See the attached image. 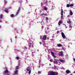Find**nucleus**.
<instances>
[{
	"label": "nucleus",
	"mask_w": 75,
	"mask_h": 75,
	"mask_svg": "<svg viewBox=\"0 0 75 75\" xmlns=\"http://www.w3.org/2000/svg\"><path fill=\"white\" fill-rule=\"evenodd\" d=\"M46 21L47 23H48V20H46Z\"/></svg>",
	"instance_id": "ea45409f"
},
{
	"label": "nucleus",
	"mask_w": 75,
	"mask_h": 75,
	"mask_svg": "<svg viewBox=\"0 0 75 75\" xmlns=\"http://www.w3.org/2000/svg\"><path fill=\"white\" fill-rule=\"evenodd\" d=\"M66 74H68L69 73H70V71L69 70H67L66 71Z\"/></svg>",
	"instance_id": "1a4fd4ad"
},
{
	"label": "nucleus",
	"mask_w": 75,
	"mask_h": 75,
	"mask_svg": "<svg viewBox=\"0 0 75 75\" xmlns=\"http://www.w3.org/2000/svg\"><path fill=\"white\" fill-rule=\"evenodd\" d=\"M0 28H1V26H0Z\"/></svg>",
	"instance_id": "de8ad7c7"
},
{
	"label": "nucleus",
	"mask_w": 75,
	"mask_h": 75,
	"mask_svg": "<svg viewBox=\"0 0 75 75\" xmlns=\"http://www.w3.org/2000/svg\"><path fill=\"white\" fill-rule=\"evenodd\" d=\"M39 68H40V66H39Z\"/></svg>",
	"instance_id": "79ce46f5"
},
{
	"label": "nucleus",
	"mask_w": 75,
	"mask_h": 75,
	"mask_svg": "<svg viewBox=\"0 0 75 75\" xmlns=\"http://www.w3.org/2000/svg\"><path fill=\"white\" fill-rule=\"evenodd\" d=\"M44 9L45 10H48L47 8L46 7H45V6L44 8Z\"/></svg>",
	"instance_id": "6ab92c4d"
},
{
	"label": "nucleus",
	"mask_w": 75,
	"mask_h": 75,
	"mask_svg": "<svg viewBox=\"0 0 75 75\" xmlns=\"http://www.w3.org/2000/svg\"><path fill=\"white\" fill-rule=\"evenodd\" d=\"M46 20H48V18L47 17L46 18Z\"/></svg>",
	"instance_id": "72a5a7b5"
},
{
	"label": "nucleus",
	"mask_w": 75,
	"mask_h": 75,
	"mask_svg": "<svg viewBox=\"0 0 75 75\" xmlns=\"http://www.w3.org/2000/svg\"><path fill=\"white\" fill-rule=\"evenodd\" d=\"M61 17L62 18H63V14H62H62H61Z\"/></svg>",
	"instance_id": "c9c22d12"
},
{
	"label": "nucleus",
	"mask_w": 75,
	"mask_h": 75,
	"mask_svg": "<svg viewBox=\"0 0 75 75\" xmlns=\"http://www.w3.org/2000/svg\"><path fill=\"white\" fill-rule=\"evenodd\" d=\"M73 60H74V61H75V59L74 58H73Z\"/></svg>",
	"instance_id": "4c0bfd02"
},
{
	"label": "nucleus",
	"mask_w": 75,
	"mask_h": 75,
	"mask_svg": "<svg viewBox=\"0 0 75 75\" xmlns=\"http://www.w3.org/2000/svg\"><path fill=\"white\" fill-rule=\"evenodd\" d=\"M37 51H38V52H39V50H37Z\"/></svg>",
	"instance_id": "37998d69"
},
{
	"label": "nucleus",
	"mask_w": 75,
	"mask_h": 75,
	"mask_svg": "<svg viewBox=\"0 0 75 75\" xmlns=\"http://www.w3.org/2000/svg\"><path fill=\"white\" fill-rule=\"evenodd\" d=\"M50 65H51V64H50Z\"/></svg>",
	"instance_id": "5fc2aeb1"
},
{
	"label": "nucleus",
	"mask_w": 75,
	"mask_h": 75,
	"mask_svg": "<svg viewBox=\"0 0 75 75\" xmlns=\"http://www.w3.org/2000/svg\"><path fill=\"white\" fill-rule=\"evenodd\" d=\"M63 10L62 9H61V14L62 15L63 14Z\"/></svg>",
	"instance_id": "4be33fe9"
},
{
	"label": "nucleus",
	"mask_w": 75,
	"mask_h": 75,
	"mask_svg": "<svg viewBox=\"0 0 75 75\" xmlns=\"http://www.w3.org/2000/svg\"><path fill=\"white\" fill-rule=\"evenodd\" d=\"M33 43V42L31 40H30L29 43H28L29 48H31V49L33 48L34 46L32 44Z\"/></svg>",
	"instance_id": "f03ea898"
},
{
	"label": "nucleus",
	"mask_w": 75,
	"mask_h": 75,
	"mask_svg": "<svg viewBox=\"0 0 75 75\" xmlns=\"http://www.w3.org/2000/svg\"><path fill=\"white\" fill-rule=\"evenodd\" d=\"M31 70H30L28 72V74H29V75H30V74H31Z\"/></svg>",
	"instance_id": "cd10ccee"
},
{
	"label": "nucleus",
	"mask_w": 75,
	"mask_h": 75,
	"mask_svg": "<svg viewBox=\"0 0 75 75\" xmlns=\"http://www.w3.org/2000/svg\"><path fill=\"white\" fill-rule=\"evenodd\" d=\"M5 69H6V70L4 71L5 74H7L8 73V71L7 69L6 68H5Z\"/></svg>",
	"instance_id": "6e6552de"
},
{
	"label": "nucleus",
	"mask_w": 75,
	"mask_h": 75,
	"mask_svg": "<svg viewBox=\"0 0 75 75\" xmlns=\"http://www.w3.org/2000/svg\"><path fill=\"white\" fill-rule=\"evenodd\" d=\"M58 72L52 71H50L49 73V75H58Z\"/></svg>",
	"instance_id": "f257e3e1"
},
{
	"label": "nucleus",
	"mask_w": 75,
	"mask_h": 75,
	"mask_svg": "<svg viewBox=\"0 0 75 75\" xmlns=\"http://www.w3.org/2000/svg\"><path fill=\"white\" fill-rule=\"evenodd\" d=\"M32 54H33V53H34V52H32Z\"/></svg>",
	"instance_id": "49530a36"
},
{
	"label": "nucleus",
	"mask_w": 75,
	"mask_h": 75,
	"mask_svg": "<svg viewBox=\"0 0 75 75\" xmlns=\"http://www.w3.org/2000/svg\"><path fill=\"white\" fill-rule=\"evenodd\" d=\"M6 75H8V74H6Z\"/></svg>",
	"instance_id": "864d4df0"
},
{
	"label": "nucleus",
	"mask_w": 75,
	"mask_h": 75,
	"mask_svg": "<svg viewBox=\"0 0 75 75\" xmlns=\"http://www.w3.org/2000/svg\"><path fill=\"white\" fill-rule=\"evenodd\" d=\"M67 7H70V5H69V4H67Z\"/></svg>",
	"instance_id": "412c9836"
},
{
	"label": "nucleus",
	"mask_w": 75,
	"mask_h": 75,
	"mask_svg": "<svg viewBox=\"0 0 75 75\" xmlns=\"http://www.w3.org/2000/svg\"><path fill=\"white\" fill-rule=\"evenodd\" d=\"M50 62H52V59H51L50 60Z\"/></svg>",
	"instance_id": "f704fd0d"
},
{
	"label": "nucleus",
	"mask_w": 75,
	"mask_h": 75,
	"mask_svg": "<svg viewBox=\"0 0 75 75\" xmlns=\"http://www.w3.org/2000/svg\"><path fill=\"white\" fill-rule=\"evenodd\" d=\"M70 15L72 16V14H73V13H72V11L70 10Z\"/></svg>",
	"instance_id": "dca6fc26"
},
{
	"label": "nucleus",
	"mask_w": 75,
	"mask_h": 75,
	"mask_svg": "<svg viewBox=\"0 0 75 75\" xmlns=\"http://www.w3.org/2000/svg\"><path fill=\"white\" fill-rule=\"evenodd\" d=\"M42 39L44 41H45L47 40V36L44 35L42 37Z\"/></svg>",
	"instance_id": "20e7f679"
},
{
	"label": "nucleus",
	"mask_w": 75,
	"mask_h": 75,
	"mask_svg": "<svg viewBox=\"0 0 75 75\" xmlns=\"http://www.w3.org/2000/svg\"><path fill=\"white\" fill-rule=\"evenodd\" d=\"M67 23H69V24H70L71 23V21L70 19H68V21H67Z\"/></svg>",
	"instance_id": "9d476101"
},
{
	"label": "nucleus",
	"mask_w": 75,
	"mask_h": 75,
	"mask_svg": "<svg viewBox=\"0 0 75 75\" xmlns=\"http://www.w3.org/2000/svg\"><path fill=\"white\" fill-rule=\"evenodd\" d=\"M71 75H72V74H71Z\"/></svg>",
	"instance_id": "09e8293b"
},
{
	"label": "nucleus",
	"mask_w": 75,
	"mask_h": 75,
	"mask_svg": "<svg viewBox=\"0 0 75 75\" xmlns=\"http://www.w3.org/2000/svg\"><path fill=\"white\" fill-rule=\"evenodd\" d=\"M10 16L11 17H14V15L13 14L11 15Z\"/></svg>",
	"instance_id": "b1692460"
},
{
	"label": "nucleus",
	"mask_w": 75,
	"mask_h": 75,
	"mask_svg": "<svg viewBox=\"0 0 75 75\" xmlns=\"http://www.w3.org/2000/svg\"><path fill=\"white\" fill-rule=\"evenodd\" d=\"M20 8H19V10H20Z\"/></svg>",
	"instance_id": "603ef678"
},
{
	"label": "nucleus",
	"mask_w": 75,
	"mask_h": 75,
	"mask_svg": "<svg viewBox=\"0 0 75 75\" xmlns=\"http://www.w3.org/2000/svg\"><path fill=\"white\" fill-rule=\"evenodd\" d=\"M70 7H74V4H71L70 5Z\"/></svg>",
	"instance_id": "393cba45"
},
{
	"label": "nucleus",
	"mask_w": 75,
	"mask_h": 75,
	"mask_svg": "<svg viewBox=\"0 0 75 75\" xmlns=\"http://www.w3.org/2000/svg\"><path fill=\"white\" fill-rule=\"evenodd\" d=\"M41 71H39L38 72V74H41Z\"/></svg>",
	"instance_id": "2f4dec72"
},
{
	"label": "nucleus",
	"mask_w": 75,
	"mask_h": 75,
	"mask_svg": "<svg viewBox=\"0 0 75 75\" xmlns=\"http://www.w3.org/2000/svg\"><path fill=\"white\" fill-rule=\"evenodd\" d=\"M59 57H63L64 56V54L62 53V52H60V53H59Z\"/></svg>",
	"instance_id": "39448f33"
},
{
	"label": "nucleus",
	"mask_w": 75,
	"mask_h": 75,
	"mask_svg": "<svg viewBox=\"0 0 75 75\" xmlns=\"http://www.w3.org/2000/svg\"><path fill=\"white\" fill-rule=\"evenodd\" d=\"M29 68H30V67H27V68H26V69L27 70V71H31V70H30V69H29Z\"/></svg>",
	"instance_id": "ddd939ff"
},
{
	"label": "nucleus",
	"mask_w": 75,
	"mask_h": 75,
	"mask_svg": "<svg viewBox=\"0 0 75 75\" xmlns=\"http://www.w3.org/2000/svg\"><path fill=\"white\" fill-rule=\"evenodd\" d=\"M40 44H42V43L41 42H40Z\"/></svg>",
	"instance_id": "e433bc0d"
},
{
	"label": "nucleus",
	"mask_w": 75,
	"mask_h": 75,
	"mask_svg": "<svg viewBox=\"0 0 75 75\" xmlns=\"http://www.w3.org/2000/svg\"><path fill=\"white\" fill-rule=\"evenodd\" d=\"M47 3H48V1L46 0L45 2V4H47Z\"/></svg>",
	"instance_id": "bb28decb"
},
{
	"label": "nucleus",
	"mask_w": 75,
	"mask_h": 75,
	"mask_svg": "<svg viewBox=\"0 0 75 75\" xmlns=\"http://www.w3.org/2000/svg\"><path fill=\"white\" fill-rule=\"evenodd\" d=\"M5 12L6 13H8V11L7 10H6L5 11Z\"/></svg>",
	"instance_id": "7c9ffc66"
},
{
	"label": "nucleus",
	"mask_w": 75,
	"mask_h": 75,
	"mask_svg": "<svg viewBox=\"0 0 75 75\" xmlns=\"http://www.w3.org/2000/svg\"><path fill=\"white\" fill-rule=\"evenodd\" d=\"M2 17H3V15L1 14L0 15V18L1 19L2 18Z\"/></svg>",
	"instance_id": "aec40b11"
},
{
	"label": "nucleus",
	"mask_w": 75,
	"mask_h": 75,
	"mask_svg": "<svg viewBox=\"0 0 75 75\" xmlns=\"http://www.w3.org/2000/svg\"><path fill=\"white\" fill-rule=\"evenodd\" d=\"M57 46L59 47H62V45H61V44H58L57 45Z\"/></svg>",
	"instance_id": "f8f14e48"
},
{
	"label": "nucleus",
	"mask_w": 75,
	"mask_h": 75,
	"mask_svg": "<svg viewBox=\"0 0 75 75\" xmlns=\"http://www.w3.org/2000/svg\"><path fill=\"white\" fill-rule=\"evenodd\" d=\"M0 23H1V21L0 20Z\"/></svg>",
	"instance_id": "a19ab883"
},
{
	"label": "nucleus",
	"mask_w": 75,
	"mask_h": 75,
	"mask_svg": "<svg viewBox=\"0 0 75 75\" xmlns=\"http://www.w3.org/2000/svg\"><path fill=\"white\" fill-rule=\"evenodd\" d=\"M70 25H69V27H70V28H72V26H71V24H69Z\"/></svg>",
	"instance_id": "c85d7f7f"
},
{
	"label": "nucleus",
	"mask_w": 75,
	"mask_h": 75,
	"mask_svg": "<svg viewBox=\"0 0 75 75\" xmlns=\"http://www.w3.org/2000/svg\"><path fill=\"white\" fill-rule=\"evenodd\" d=\"M42 16H47V14H44V13H43L42 14Z\"/></svg>",
	"instance_id": "a211bd4d"
},
{
	"label": "nucleus",
	"mask_w": 75,
	"mask_h": 75,
	"mask_svg": "<svg viewBox=\"0 0 75 75\" xmlns=\"http://www.w3.org/2000/svg\"><path fill=\"white\" fill-rule=\"evenodd\" d=\"M4 4H6L7 3V2L6 1H5L4 2Z\"/></svg>",
	"instance_id": "473e14b6"
},
{
	"label": "nucleus",
	"mask_w": 75,
	"mask_h": 75,
	"mask_svg": "<svg viewBox=\"0 0 75 75\" xmlns=\"http://www.w3.org/2000/svg\"><path fill=\"white\" fill-rule=\"evenodd\" d=\"M15 38H17V37H15Z\"/></svg>",
	"instance_id": "3c124183"
},
{
	"label": "nucleus",
	"mask_w": 75,
	"mask_h": 75,
	"mask_svg": "<svg viewBox=\"0 0 75 75\" xmlns=\"http://www.w3.org/2000/svg\"><path fill=\"white\" fill-rule=\"evenodd\" d=\"M63 25H65V26H66V25H65V24H63Z\"/></svg>",
	"instance_id": "58836bf2"
},
{
	"label": "nucleus",
	"mask_w": 75,
	"mask_h": 75,
	"mask_svg": "<svg viewBox=\"0 0 75 75\" xmlns=\"http://www.w3.org/2000/svg\"><path fill=\"white\" fill-rule=\"evenodd\" d=\"M62 23V21H59L58 22L59 25H61V24Z\"/></svg>",
	"instance_id": "4468645a"
},
{
	"label": "nucleus",
	"mask_w": 75,
	"mask_h": 75,
	"mask_svg": "<svg viewBox=\"0 0 75 75\" xmlns=\"http://www.w3.org/2000/svg\"><path fill=\"white\" fill-rule=\"evenodd\" d=\"M47 28L48 30V29H49V28L48 27H47Z\"/></svg>",
	"instance_id": "c03bdc74"
},
{
	"label": "nucleus",
	"mask_w": 75,
	"mask_h": 75,
	"mask_svg": "<svg viewBox=\"0 0 75 75\" xmlns=\"http://www.w3.org/2000/svg\"><path fill=\"white\" fill-rule=\"evenodd\" d=\"M59 31L58 30L57 33V34H59Z\"/></svg>",
	"instance_id": "c756f323"
},
{
	"label": "nucleus",
	"mask_w": 75,
	"mask_h": 75,
	"mask_svg": "<svg viewBox=\"0 0 75 75\" xmlns=\"http://www.w3.org/2000/svg\"><path fill=\"white\" fill-rule=\"evenodd\" d=\"M74 74H75V71H74Z\"/></svg>",
	"instance_id": "a18cd8bd"
},
{
	"label": "nucleus",
	"mask_w": 75,
	"mask_h": 75,
	"mask_svg": "<svg viewBox=\"0 0 75 75\" xmlns=\"http://www.w3.org/2000/svg\"><path fill=\"white\" fill-rule=\"evenodd\" d=\"M24 47V50H27V48L26 46H25Z\"/></svg>",
	"instance_id": "a878e982"
},
{
	"label": "nucleus",
	"mask_w": 75,
	"mask_h": 75,
	"mask_svg": "<svg viewBox=\"0 0 75 75\" xmlns=\"http://www.w3.org/2000/svg\"><path fill=\"white\" fill-rule=\"evenodd\" d=\"M66 28H67V27H66Z\"/></svg>",
	"instance_id": "8fccbe9b"
},
{
	"label": "nucleus",
	"mask_w": 75,
	"mask_h": 75,
	"mask_svg": "<svg viewBox=\"0 0 75 75\" xmlns=\"http://www.w3.org/2000/svg\"><path fill=\"white\" fill-rule=\"evenodd\" d=\"M18 69V66H17L15 68V69H16L15 71H14V75H17L18 73V70L17 69Z\"/></svg>",
	"instance_id": "7ed1b4c3"
},
{
	"label": "nucleus",
	"mask_w": 75,
	"mask_h": 75,
	"mask_svg": "<svg viewBox=\"0 0 75 75\" xmlns=\"http://www.w3.org/2000/svg\"><path fill=\"white\" fill-rule=\"evenodd\" d=\"M15 59H17V60H18V59H19V57H16V58Z\"/></svg>",
	"instance_id": "5701e85b"
},
{
	"label": "nucleus",
	"mask_w": 75,
	"mask_h": 75,
	"mask_svg": "<svg viewBox=\"0 0 75 75\" xmlns=\"http://www.w3.org/2000/svg\"><path fill=\"white\" fill-rule=\"evenodd\" d=\"M59 61L61 62H62V63L65 62V61L63 60H61L59 59Z\"/></svg>",
	"instance_id": "9b49d317"
},
{
	"label": "nucleus",
	"mask_w": 75,
	"mask_h": 75,
	"mask_svg": "<svg viewBox=\"0 0 75 75\" xmlns=\"http://www.w3.org/2000/svg\"><path fill=\"white\" fill-rule=\"evenodd\" d=\"M61 34H62V37H63V38H65V37H66L64 33L63 32H62Z\"/></svg>",
	"instance_id": "423d86ee"
},
{
	"label": "nucleus",
	"mask_w": 75,
	"mask_h": 75,
	"mask_svg": "<svg viewBox=\"0 0 75 75\" xmlns=\"http://www.w3.org/2000/svg\"><path fill=\"white\" fill-rule=\"evenodd\" d=\"M51 53L52 54V57H53L54 58H56V56H55V54H54V52H51Z\"/></svg>",
	"instance_id": "0eeeda50"
},
{
	"label": "nucleus",
	"mask_w": 75,
	"mask_h": 75,
	"mask_svg": "<svg viewBox=\"0 0 75 75\" xmlns=\"http://www.w3.org/2000/svg\"><path fill=\"white\" fill-rule=\"evenodd\" d=\"M53 62L54 64H58V62H57V60H56L55 61Z\"/></svg>",
	"instance_id": "2eb2a0df"
},
{
	"label": "nucleus",
	"mask_w": 75,
	"mask_h": 75,
	"mask_svg": "<svg viewBox=\"0 0 75 75\" xmlns=\"http://www.w3.org/2000/svg\"><path fill=\"white\" fill-rule=\"evenodd\" d=\"M18 13H19V9H18V11H17L16 16H17V15L18 14Z\"/></svg>",
	"instance_id": "f3484780"
}]
</instances>
